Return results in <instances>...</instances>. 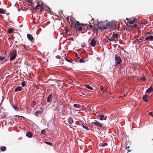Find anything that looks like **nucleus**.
<instances>
[{"label":"nucleus","instance_id":"obj_1","mask_svg":"<svg viewBox=\"0 0 153 153\" xmlns=\"http://www.w3.org/2000/svg\"><path fill=\"white\" fill-rule=\"evenodd\" d=\"M97 39L95 40L94 38H90L88 40V42L90 45L92 47H94L96 45H97L98 44V42Z\"/></svg>","mask_w":153,"mask_h":153},{"label":"nucleus","instance_id":"obj_2","mask_svg":"<svg viewBox=\"0 0 153 153\" xmlns=\"http://www.w3.org/2000/svg\"><path fill=\"white\" fill-rule=\"evenodd\" d=\"M17 56L16 51L14 50L11 53L10 60V61H13L14 60Z\"/></svg>","mask_w":153,"mask_h":153},{"label":"nucleus","instance_id":"obj_3","mask_svg":"<svg viewBox=\"0 0 153 153\" xmlns=\"http://www.w3.org/2000/svg\"><path fill=\"white\" fill-rule=\"evenodd\" d=\"M67 108L64 106H62L61 109H60L59 112L62 115L66 116L67 114Z\"/></svg>","mask_w":153,"mask_h":153},{"label":"nucleus","instance_id":"obj_4","mask_svg":"<svg viewBox=\"0 0 153 153\" xmlns=\"http://www.w3.org/2000/svg\"><path fill=\"white\" fill-rule=\"evenodd\" d=\"M76 30L81 31L82 30V27L81 24L78 21H76V24L74 26Z\"/></svg>","mask_w":153,"mask_h":153},{"label":"nucleus","instance_id":"obj_5","mask_svg":"<svg viewBox=\"0 0 153 153\" xmlns=\"http://www.w3.org/2000/svg\"><path fill=\"white\" fill-rule=\"evenodd\" d=\"M68 22L71 24V26H74L76 24V22L74 20V18L73 17H71L70 20H69V19H67Z\"/></svg>","mask_w":153,"mask_h":153},{"label":"nucleus","instance_id":"obj_6","mask_svg":"<svg viewBox=\"0 0 153 153\" xmlns=\"http://www.w3.org/2000/svg\"><path fill=\"white\" fill-rule=\"evenodd\" d=\"M43 5V3L42 1H38L37 3V5L34 9L36 10L37 9H39L40 8L42 7Z\"/></svg>","mask_w":153,"mask_h":153},{"label":"nucleus","instance_id":"obj_7","mask_svg":"<svg viewBox=\"0 0 153 153\" xmlns=\"http://www.w3.org/2000/svg\"><path fill=\"white\" fill-rule=\"evenodd\" d=\"M115 62L117 64H120L122 62V60L120 56H115Z\"/></svg>","mask_w":153,"mask_h":153},{"label":"nucleus","instance_id":"obj_8","mask_svg":"<svg viewBox=\"0 0 153 153\" xmlns=\"http://www.w3.org/2000/svg\"><path fill=\"white\" fill-rule=\"evenodd\" d=\"M27 37L28 39L31 42H33L34 41V38L33 36L30 34H27Z\"/></svg>","mask_w":153,"mask_h":153},{"label":"nucleus","instance_id":"obj_9","mask_svg":"<svg viewBox=\"0 0 153 153\" xmlns=\"http://www.w3.org/2000/svg\"><path fill=\"white\" fill-rule=\"evenodd\" d=\"M92 124L95 125L101 128L102 126V125L98 121L95 120V122L92 123Z\"/></svg>","mask_w":153,"mask_h":153},{"label":"nucleus","instance_id":"obj_10","mask_svg":"<svg viewBox=\"0 0 153 153\" xmlns=\"http://www.w3.org/2000/svg\"><path fill=\"white\" fill-rule=\"evenodd\" d=\"M53 97L51 94H50L47 97V101L48 102H51L52 100Z\"/></svg>","mask_w":153,"mask_h":153},{"label":"nucleus","instance_id":"obj_11","mask_svg":"<svg viewBox=\"0 0 153 153\" xmlns=\"http://www.w3.org/2000/svg\"><path fill=\"white\" fill-rule=\"evenodd\" d=\"M143 41L142 39H139V40L136 39L135 40H134L133 41V42L134 43H138L139 44L141 42H142Z\"/></svg>","mask_w":153,"mask_h":153},{"label":"nucleus","instance_id":"obj_12","mask_svg":"<svg viewBox=\"0 0 153 153\" xmlns=\"http://www.w3.org/2000/svg\"><path fill=\"white\" fill-rule=\"evenodd\" d=\"M153 91V88L151 87L146 91V93H149Z\"/></svg>","mask_w":153,"mask_h":153},{"label":"nucleus","instance_id":"obj_13","mask_svg":"<svg viewBox=\"0 0 153 153\" xmlns=\"http://www.w3.org/2000/svg\"><path fill=\"white\" fill-rule=\"evenodd\" d=\"M94 28H95V29H97V30H98L99 29H100V27H99V24H94Z\"/></svg>","mask_w":153,"mask_h":153},{"label":"nucleus","instance_id":"obj_14","mask_svg":"<svg viewBox=\"0 0 153 153\" xmlns=\"http://www.w3.org/2000/svg\"><path fill=\"white\" fill-rule=\"evenodd\" d=\"M6 12V10L0 8V13L5 14Z\"/></svg>","mask_w":153,"mask_h":153},{"label":"nucleus","instance_id":"obj_15","mask_svg":"<svg viewBox=\"0 0 153 153\" xmlns=\"http://www.w3.org/2000/svg\"><path fill=\"white\" fill-rule=\"evenodd\" d=\"M87 25V24H85V25H84L83 24H81V25L82 26V27H82V30H84V31H85H85L86 32L87 31V29H86V25Z\"/></svg>","mask_w":153,"mask_h":153},{"label":"nucleus","instance_id":"obj_16","mask_svg":"<svg viewBox=\"0 0 153 153\" xmlns=\"http://www.w3.org/2000/svg\"><path fill=\"white\" fill-rule=\"evenodd\" d=\"M42 112L41 111H36L35 114V115L37 116H38L39 114H42Z\"/></svg>","mask_w":153,"mask_h":153},{"label":"nucleus","instance_id":"obj_17","mask_svg":"<svg viewBox=\"0 0 153 153\" xmlns=\"http://www.w3.org/2000/svg\"><path fill=\"white\" fill-rule=\"evenodd\" d=\"M86 29H87L88 30H90V28H93L94 27V26H93L92 25H86Z\"/></svg>","mask_w":153,"mask_h":153},{"label":"nucleus","instance_id":"obj_18","mask_svg":"<svg viewBox=\"0 0 153 153\" xmlns=\"http://www.w3.org/2000/svg\"><path fill=\"white\" fill-rule=\"evenodd\" d=\"M118 35L117 34L114 33L112 35V37H113L114 38V39H115L116 40L118 39Z\"/></svg>","mask_w":153,"mask_h":153},{"label":"nucleus","instance_id":"obj_19","mask_svg":"<svg viewBox=\"0 0 153 153\" xmlns=\"http://www.w3.org/2000/svg\"><path fill=\"white\" fill-rule=\"evenodd\" d=\"M26 136L27 137L30 138L32 137V134L30 132H28L26 134Z\"/></svg>","mask_w":153,"mask_h":153},{"label":"nucleus","instance_id":"obj_20","mask_svg":"<svg viewBox=\"0 0 153 153\" xmlns=\"http://www.w3.org/2000/svg\"><path fill=\"white\" fill-rule=\"evenodd\" d=\"M22 88L21 87H17L15 88V91L16 92L17 91H20L21 90Z\"/></svg>","mask_w":153,"mask_h":153},{"label":"nucleus","instance_id":"obj_21","mask_svg":"<svg viewBox=\"0 0 153 153\" xmlns=\"http://www.w3.org/2000/svg\"><path fill=\"white\" fill-rule=\"evenodd\" d=\"M14 31L13 29L12 28H10L8 29V33L9 34L12 33Z\"/></svg>","mask_w":153,"mask_h":153},{"label":"nucleus","instance_id":"obj_22","mask_svg":"<svg viewBox=\"0 0 153 153\" xmlns=\"http://www.w3.org/2000/svg\"><path fill=\"white\" fill-rule=\"evenodd\" d=\"M0 149L1 151H4L6 149V148L5 146H2L1 147Z\"/></svg>","mask_w":153,"mask_h":153},{"label":"nucleus","instance_id":"obj_23","mask_svg":"<svg viewBox=\"0 0 153 153\" xmlns=\"http://www.w3.org/2000/svg\"><path fill=\"white\" fill-rule=\"evenodd\" d=\"M73 106L74 107L78 108H80L81 106L80 105L78 104H74Z\"/></svg>","mask_w":153,"mask_h":153},{"label":"nucleus","instance_id":"obj_24","mask_svg":"<svg viewBox=\"0 0 153 153\" xmlns=\"http://www.w3.org/2000/svg\"><path fill=\"white\" fill-rule=\"evenodd\" d=\"M147 96L146 95H144L143 97V99L144 100L147 102H148V100H147Z\"/></svg>","mask_w":153,"mask_h":153},{"label":"nucleus","instance_id":"obj_25","mask_svg":"<svg viewBox=\"0 0 153 153\" xmlns=\"http://www.w3.org/2000/svg\"><path fill=\"white\" fill-rule=\"evenodd\" d=\"M84 86L86 87L87 88H88V89H90V90H93V88L92 87L90 86L87 85H85Z\"/></svg>","mask_w":153,"mask_h":153},{"label":"nucleus","instance_id":"obj_26","mask_svg":"<svg viewBox=\"0 0 153 153\" xmlns=\"http://www.w3.org/2000/svg\"><path fill=\"white\" fill-rule=\"evenodd\" d=\"M110 23L109 22H108L107 23L105 27V29L109 28L110 27Z\"/></svg>","mask_w":153,"mask_h":153},{"label":"nucleus","instance_id":"obj_27","mask_svg":"<svg viewBox=\"0 0 153 153\" xmlns=\"http://www.w3.org/2000/svg\"><path fill=\"white\" fill-rule=\"evenodd\" d=\"M135 19V21L134 22H135V23L134 24V25L135 26H136L139 23V20L136 19Z\"/></svg>","mask_w":153,"mask_h":153},{"label":"nucleus","instance_id":"obj_28","mask_svg":"<svg viewBox=\"0 0 153 153\" xmlns=\"http://www.w3.org/2000/svg\"><path fill=\"white\" fill-rule=\"evenodd\" d=\"M140 79L143 81H145L146 79V77L144 75H143V76L141 77L140 78Z\"/></svg>","mask_w":153,"mask_h":153},{"label":"nucleus","instance_id":"obj_29","mask_svg":"<svg viewBox=\"0 0 153 153\" xmlns=\"http://www.w3.org/2000/svg\"><path fill=\"white\" fill-rule=\"evenodd\" d=\"M12 106L13 108H14V109L16 111H17L18 110V108L17 106L15 105H12Z\"/></svg>","mask_w":153,"mask_h":153},{"label":"nucleus","instance_id":"obj_30","mask_svg":"<svg viewBox=\"0 0 153 153\" xmlns=\"http://www.w3.org/2000/svg\"><path fill=\"white\" fill-rule=\"evenodd\" d=\"M135 19H134L133 20H130L129 21L130 24H132L134 22H135Z\"/></svg>","mask_w":153,"mask_h":153},{"label":"nucleus","instance_id":"obj_31","mask_svg":"<svg viewBox=\"0 0 153 153\" xmlns=\"http://www.w3.org/2000/svg\"><path fill=\"white\" fill-rule=\"evenodd\" d=\"M107 145V144L106 143H105L104 144H102V143H100L99 145V146H106Z\"/></svg>","mask_w":153,"mask_h":153},{"label":"nucleus","instance_id":"obj_32","mask_svg":"<svg viewBox=\"0 0 153 153\" xmlns=\"http://www.w3.org/2000/svg\"><path fill=\"white\" fill-rule=\"evenodd\" d=\"M5 58L4 56H0V62H2L4 60Z\"/></svg>","mask_w":153,"mask_h":153},{"label":"nucleus","instance_id":"obj_33","mask_svg":"<svg viewBox=\"0 0 153 153\" xmlns=\"http://www.w3.org/2000/svg\"><path fill=\"white\" fill-rule=\"evenodd\" d=\"M104 116L103 115H101L100 116V120H103Z\"/></svg>","mask_w":153,"mask_h":153},{"label":"nucleus","instance_id":"obj_34","mask_svg":"<svg viewBox=\"0 0 153 153\" xmlns=\"http://www.w3.org/2000/svg\"><path fill=\"white\" fill-rule=\"evenodd\" d=\"M100 90L101 91H103V93H104L105 91V90H104V91H103V90L104 89V88H103V87L102 86V85H100Z\"/></svg>","mask_w":153,"mask_h":153},{"label":"nucleus","instance_id":"obj_35","mask_svg":"<svg viewBox=\"0 0 153 153\" xmlns=\"http://www.w3.org/2000/svg\"><path fill=\"white\" fill-rule=\"evenodd\" d=\"M45 143L46 144H47L48 145H50V146H52V145H53L52 143H51V142H46Z\"/></svg>","mask_w":153,"mask_h":153},{"label":"nucleus","instance_id":"obj_36","mask_svg":"<svg viewBox=\"0 0 153 153\" xmlns=\"http://www.w3.org/2000/svg\"><path fill=\"white\" fill-rule=\"evenodd\" d=\"M70 122H69V124H72L74 123V121L71 118L69 119Z\"/></svg>","mask_w":153,"mask_h":153},{"label":"nucleus","instance_id":"obj_37","mask_svg":"<svg viewBox=\"0 0 153 153\" xmlns=\"http://www.w3.org/2000/svg\"><path fill=\"white\" fill-rule=\"evenodd\" d=\"M149 36V40L150 41H153V36Z\"/></svg>","mask_w":153,"mask_h":153},{"label":"nucleus","instance_id":"obj_38","mask_svg":"<svg viewBox=\"0 0 153 153\" xmlns=\"http://www.w3.org/2000/svg\"><path fill=\"white\" fill-rule=\"evenodd\" d=\"M79 62L80 63H83L85 62V61L84 59H79Z\"/></svg>","mask_w":153,"mask_h":153},{"label":"nucleus","instance_id":"obj_39","mask_svg":"<svg viewBox=\"0 0 153 153\" xmlns=\"http://www.w3.org/2000/svg\"><path fill=\"white\" fill-rule=\"evenodd\" d=\"M111 40H111V41H114V43H116L117 42V41L115 40L114 39V38L113 37H112L111 38Z\"/></svg>","mask_w":153,"mask_h":153},{"label":"nucleus","instance_id":"obj_40","mask_svg":"<svg viewBox=\"0 0 153 153\" xmlns=\"http://www.w3.org/2000/svg\"><path fill=\"white\" fill-rule=\"evenodd\" d=\"M25 81H24L23 82H22V86L23 87H24L25 86Z\"/></svg>","mask_w":153,"mask_h":153},{"label":"nucleus","instance_id":"obj_41","mask_svg":"<svg viewBox=\"0 0 153 153\" xmlns=\"http://www.w3.org/2000/svg\"><path fill=\"white\" fill-rule=\"evenodd\" d=\"M36 101H33V102L32 103V105L33 106H34L36 105Z\"/></svg>","mask_w":153,"mask_h":153},{"label":"nucleus","instance_id":"obj_42","mask_svg":"<svg viewBox=\"0 0 153 153\" xmlns=\"http://www.w3.org/2000/svg\"><path fill=\"white\" fill-rule=\"evenodd\" d=\"M20 46H23L24 47V49L25 50H26L27 49V48H26L25 46V45L23 44H22V45H20Z\"/></svg>","mask_w":153,"mask_h":153},{"label":"nucleus","instance_id":"obj_43","mask_svg":"<svg viewBox=\"0 0 153 153\" xmlns=\"http://www.w3.org/2000/svg\"><path fill=\"white\" fill-rule=\"evenodd\" d=\"M44 132H45V130H42L41 131V134H44Z\"/></svg>","mask_w":153,"mask_h":153},{"label":"nucleus","instance_id":"obj_44","mask_svg":"<svg viewBox=\"0 0 153 153\" xmlns=\"http://www.w3.org/2000/svg\"><path fill=\"white\" fill-rule=\"evenodd\" d=\"M15 117H22V118H25L24 117H23V116H21L16 115V116H15Z\"/></svg>","mask_w":153,"mask_h":153},{"label":"nucleus","instance_id":"obj_45","mask_svg":"<svg viewBox=\"0 0 153 153\" xmlns=\"http://www.w3.org/2000/svg\"><path fill=\"white\" fill-rule=\"evenodd\" d=\"M108 41L104 42L103 43H102V44L105 45H106V44L108 43Z\"/></svg>","mask_w":153,"mask_h":153},{"label":"nucleus","instance_id":"obj_46","mask_svg":"<svg viewBox=\"0 0 153 153\" xmlns=\"http://www.w3.org/2000/svg\"><path fill=\"white\" fill-rule=\"evenodd\" d=\"M146 40H149V36H148L146 38Z\"/></svg>","mask_w":153,"mask_h":153},{"label":"nucleus","instance_id":"obj_47","mask_svg":"<svg viewBox=\"0 0 153 153\" xmlns=\"http://www.w3.org/2000/svg\"><path fill=\"white\" fill-rule=\"evenodd\" d=\"M149 115L153 117V114L152 112H150L149 113Z\"/></svg>","mask_w":153,"mask_h":153},{"label":"nucleus","instance_id":"obj_48","mask_svg":"<svg viewBox=\"0 0 153 153\" xmlns=\"http://www.w3.org/2000/svg\"><path fill=\"white\" fill-rule=\"evenodd\" d=\"M106 119H107V116H105V117H104L103 120H106Z\"/></svg>","mask_w":153,"mask_h":153},{"label":"nucleus","instance_id":"obj_49","mask_svg":"<svg viewBox=\"0 0 153 153\" xmlns=\"http://www.w3.org/2000/svg\"><path fill=\"white\" fill-rule=\"evenodd\" d=\"M84 128L87 130H88V128L87 127L85 126L84 127Z\"/></svg>","mask_w":153,"mask_h":153},{"label":"nucleus","instance_id":"obj_50","mask_svg":"<svg viewBox=\"0 0 153 153\" xmlns=\"http://www.w3.org/2000/svg\"><path fill=\"white\" fill-rule=\"evenodd\" d=\"M65 58L66 61H67V62H70V61L69 60H68V59H67L66 58Z\"/></svg>","mask_w":153,"mask_h":153},{"label":"nucleus","instance_id":"obj_51","mask_svg":"<svg viewBox=\"0 0 153 153\" xmlns=\"http://www.w3.org/2000/svg\"><path fill=\"white\" fill-rule=\"evenodd\" d=\"M65 33H68V30L67 29H66L65 30Z\"/></svg>","mask_w":153,"mask_h":153},{"label":"nucleus","instance_id":"obj_52","mask_svg":"<svg viewBox=\"0 0 153 153\" xmlns=\"http://www.w3.org/2000/svg\"><path fill=\"white\" fill-rule=\"evenodd\" d=\"M77 56V59H80V58L79 57V56H78L77 55V56Z\"/></svg>","mask_w":153,"mask_h":153},{"label":"nucleus","instance_id":"obj_53","mask_svg":"<svg viewBox=\"0 0 153 153\" xmlns=\"http://www.w3.org/2000/svg\"><path fill=\"white\" fill-rule=\"evenodd\" d=\"M108 42H110V41H111V39H110L109 38L108 39Z\"/></svg>","mask_w":153,"mask_h":153},{"label":"nucleus","instance_id":"obj_54","mask_svg":"<svg viewBox=\"0 0 153 153\" xmlns=\"http://www.w3.org/2000/svg\"><path fill=\"white\" fill-rule=\"evenodd\" d=\"M129 146L126 147V149H128V148H129Z\"/></svg>","mask_w":153,"mask_h":153},{"label":"nucleus","instance_id":"obj_55","mask_svg":"<svg viewBox=\"0 0 153 153\" xmlns=\"http://www.w3.org/2000/svg\"><path fill=\"white\" fill-rule=\"evenodd\" d=\"M151 31H150L149 32H148V33H148V34H149L150 33H151Z\"/></svg>","mask_w":153,"mask_h":153},{"label":"nucleus","instance_id":"obj_56","mask_svg":"<svg viewBox=\"0 0 153 153\" xmlns=\"http://www.w3.org/2000/svg\"><path fill=\"white\" fill-rule=\"evenodd\" d=\"M82 125L83 127L84 128V127L85 126H84L83 125Z\"/></svg>","mask_w":153,"mask_h":153},{"label":"nucleus","instance_id":"obj_57","mask_svg":"<svg viewBox=\"0 0 153 153\" xmlns=\"http://www.w3.org/2000/svg\"><path fill=\"white\" fill-rule=\"evenodd\" d=\"M130 150H129V151H128V152H130Z\"/></svg>","mask_w":153,"mask_h":153},{"label":"nucleus","instance_id":"obj_58","mask_svg":"<svg viewBox=\"0 0 153 153\" xmlns=\"http://www.w3.org/2000/svg\"><path fill=\"white\" fill-rule=\"evenodd\" d=\"M126 20H128V18H126Z\"/></svg>","mask_w":153,"mask_h":153},{"label":"nucleus","instance_id":"obj_59","mask_svg":"<svg viewBox=\"0 0 153 153\" xmlns=\"http://www.w3.org/2000/svg\"><path fill=\"white\" fill-rule=\"evenodd\" d=\"M101 153H102V152H101Z\"/></svg>","mask_w":153,"mask_h":153}]
</instances>
